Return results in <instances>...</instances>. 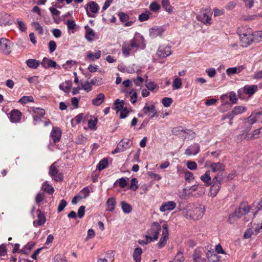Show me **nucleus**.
<instances>
[{
  "mask_svg": "<svg viewBox=\"0 0 262 262\" xmlns=\"http://www.w3.org/2000/svg\"><path fill=\"white\" fill-rule=\"evenodd\" d=\"M176 207V203L173 201H167L163 203L160 207L161 212L170 211Z\"/></svg>",
  "mask_w": 262,
  "mask_h": 262,
  "instance_id": "obj_16",
  "label": "nucleus"
},
{
  "mask_svg": "<svg viewBox=\"0 0 262 262\" xmlns=\"http://www.w3.org/2000/svg\"><path fill=\"white\" fill-rule=\"evenodd\" d=\"M200 179L205 183L206 186H209L211 185V177L210 176V171L207 170L204 174L200 177Z\"/></svg>",
  "mask_w": 262,
  "mask_h": 262,
  "instance_id": "obj_28",
  "label": "nucleus"
},
{
  "mask_svg": "<svg viewBox=\"0 0 262 262\" xmlns=\"http://www.w3.org/2000/svg\"><path fill=\"white\" fill-rule=\"evenodd\" d=\"M142 111L145 115L148 116L150 118H152L157 115V111L154 104L149 105L146 103L142 109Z\"/></svg>",
  "mask_w": 262,
  "mask_h": 262,
  "instance_id": "obj_10",
  "label": "nucleus"
},
{
  "mask_svg": "<svg viewBox=\"0 0 262 262\" xmlns=\"http://www.w3.org/2000/svg\"><path fill=\"white\" fill-rule=\"evenodd\" d=\"M200 145L197 143H194L189 146L185 150V154L189 156L196 155L200 151Z\"/></svg>",
  "mask_w": 262,
  "mask_h": 262,
  "instance_id": "obj_18",
  "label": "nucleus"
},
{
  "mask_svg": "<svg viewBox=\"0 0 262 262\" xmlns=\"http://www.w3.org/2000/svg\"><path fill=\"white\" fill-rule=\"evenodd\" d=\"M206 164L210 167L212 172L222 171L225 170V166L220 162L213 163L207 161Z\"/></svg>",
  "mask_w": 262,
  "mask_h": 262,
  "instance_id": "obj_17",
  "label": "nucleus"
},
{
  "mask_svg": "<svg viewBox=\"0 0 262 262\" xmlns=\"http://www.w3.org/2000/svg\"><path fill=\"white\" fill-rule=\"evenodd\" d=\"M41 65L45 68H48L49 67H52L58 69L60 68V66L57 65L55 61L51 59H49L46 57L43 58L41 62Z\"/></svg>",
  "mask_w": 262,
  "mask_h": 262,
  "instance_id": "obj_20",
  "label": "nucleus"
},
{
  "mask_svg": "<svg viewBox=\"0 0 262 262\" xmlns=\"http://www.w3.org/2000/svg\"><path fill=\"white\" fill-rule=\"evenodd\" d=\"M37 220L36 221H34L33 224L34 226H40L44 224L46 222V218L44 214L40 211L39 210H37Z\"/></svg>",
  "mask_w": 262,
  "mask_h": 262,
  "instance_id": "obj_27",
  "label": "nucleus"
},
{
  "mask_svg": "<svg viewBox=\"0 0 262 262\" xmlns=\"http://www.w3.org/2000/svg\"><path fill=\"white\" fill-rule=\"evenodd\" d=\"M205 212V206L198 203L189 205L183 210V215L187 219L193 220L202 219Z\"/></svg>",
  "mask_w": 262,
  "mask_h": 262,
  "instance_id": "obj_2",
  "label": "nucleus"
},
{
  "mask_svg": "<svg viewBox=\"0 0 262 262\" xmlns=\"http://www.w3.org/2000/svg\"><path fill=\"white\" fill-rule=\"evenodd\" d=\"M122 151H125L131 147L133 145L132 141L129 139H123L118 143Z\"/></svg>",
  "mask_w": 262,
  "mask_h": 262,
  "instance_id": "obj_22",
  "label": "nucleus"
},
{
  "mask_svg": "<svg viewBox=\"0 0 262 262\" xmlns=\"http://www.w3.org/2000/svg\"><path fill=\"white\" fill-rule=\"evenodd\" d=\"M121 207L123 211L125 213H129L132 210V207L131 205L125 201H122L121 202Z\"/></svg>",
  "mask_w": 262,
  "mask_h": 262,
  "instance_id": "obj_37",
  "label": "nucleus"
},
{
  "mask_svg": "<svg viewBox=\"0 0 262 262\" xmlns=\"http://www.w3.org/2000/svg\"><path fill=\"white\" fill-rule=\"evenodd\" d=\"M139 187L138 181L136 178H132L130 182V189L133 191H136Z\"/></svg>",
  "mask_w": 262,
  "mask_h": 262,
  "instance_id": "obj_50",
  "label": "nucleus"
},
{
  "mask_svg": "<svg viewBox=\"0 0 262 262\" xmlns=\"http://www.w3.org/2000/svg\"><path fill=\"white\" fill-rule=\"evenodd\" d=\"M21 113L18 110L14 109L9 114V118L12 123H17L20 121Z\"/></svg>",
  "mask_w": 262,
  "mask_h": 262,
  "instance_id": "obj_14",
  "label": "nucleus"
},
{
  "mask_svg": "<svg viewBox=\"0 0 262 262\" xmlns=\"http://www.w3.org/2000/svg\"><path fill=\"white\" fill-rule=\"evenodd\" d=\"M186 165L187 168L191 170H194L197 168V164L194 161H188L187 162Z\"/></svg>",
  "mask_w": 262,
  "mask_h": 262,
  "instance_id": "obj_59",
  "label": "nucleus"
},
{
  "mask_svg": "<svg viewBox=\"0 0 262 262\" xmlns=\"http://www.w3.org/2000/svg\"><path fill=\"white\" fill-rule=\"evenodd\" d=\"M45 199V195L42 193H38L35 197V202L37 204L40 205V203L41 202Z\"/></svg>",
  "mask_w": 262,
  "mask_h": 262,
  "instance_id": "obj_60",
  "label": "nucleus"
},
{
  "mask_svg": "<svg viewBox=\"0 0 262 262\" xmlns=\"http://www.w3.org/2000/svg\"><path fill=\"white\" fill-rule=\"evenodd\" d=\"M184 179L185 180L189 183L191 182L194 179V177L193 176V173L188 171V170H184Z\"/></svg>",
  "mask_w": 262,
  "mask_h": 262,
  "instance_id": "obj_41",
  "label": "nucleus"
},
{
  "mask_svg": "<svg viewBox=\"0 0 262 262\" xmlns=\"http://www.w3.org/2000/svg\"><path fill=\"white\" fill-rule=\"evenodd\" d=\"M49 174L52 179L56 181H61L63 180L62 174L61 173L59 172V170L55 163L53 164L50 166Z\"/></svg>",
  "mask_w": 262,
  "mask_h": 262,
  "instance_id": "obj_9",
  "label": "nucleus"
},
{
  "mask_svg": "<svg viewBox=\"0 0 262 262\" xmlns=\"http://www.w3.org/2000/svg\"><path fill=\"white\" fill-rule=\"evenodd\" d=\"M260 132H262V127L259 129L254 130L251 134H246L245 138L248 140L257 138L259 137Z\"/></svg>",
  "mask_w": 262,
  "mask_h": 262,
  "instance_id": "obj_31",
  "label": "nucleus"
},
{
  "mask_svg": "<svg viewBox=\"0 0 262 262\" xmlns=\"http://www.w3.org/2000/svg\"><path fill=\"white\" fill-rule=\"evenodd\" d=\"M124 101L119 99H117L115 103V109L118 112L122 110L124 106Z\"/></svg>",
  "mask_w": 262,
  "mask_h": 262,
  "instance_id": "obj_43",
  "label": "nucleus"
},
{
  "mask_svg": "<svg viewBox=\"0 0 262 262\" xmlns=\"http://www.w3.org/2000/svg\"><path fill=\"white\" fill-rule=\"evenodd\" d=\"M182 85V79L179 77H176L172 83V89L173 90H178L181 88Z\"/></svg>",
  "mask_w": 262,
  "mask_h": 262,
  "instance_id": "obj_39",
  "label": "nucleus"
},
{
  "mask_svg": "<svg viewBox=\"0 0 262 262\" xmlns=\"http://www.w3.org/2000/svg\"><path fill=\"white\" fill-rule=\"evenodd\" d=\"M152 241H153L152 240L150 236L145 235V239L142 240H139L138 243L141 245H145L148 244V243H150Z\"/></svg>",
  "mask_w": 262,
  "mask_h": 262,
  "instance_id": "obj_57",
  "label": "nucleus"
},
{
  "mask_svg": "<svg viewBox=\"0 0 262 262\" xmlns=\"http://www.w3.org/2000/svg\"><path fill=\"white\" fill-rule=\"evenodd\" d=\"M105 98L104 95L100 93L97 95L96 98L92 100V104L95 106H99L102 103Z\"/></svg>",
  "mask_w": 262,
  "mask_h": 262,
  "instance_id": "obj_35",
  "label": "nucleus"
},
{
  "mask_svg": "<svg viewBox=\"0 0 262 262\" xmlns=\"http://www.w3.org/2000/svg\"><path fill=\"white\" fill-rule=\"evenodd\" d=\"M222 185V179H220L218 175L215 176L212 179V185L210 189V195L215 197L220 191Z\"/></svg>",
  "mask_w": 262,
  "mask_h": 262,
  "instance_id": "obj_4",
  "label": "nucleus"
},
{
  "mask_svg": "<svg viewBox=\"0 0 262 262\" xmlns=\"http://www.w3.org/2000/svg\"><path fill=\"white\" fill-rule=\"evenodd\" d=\"M32 111L35 115L41 117H43L45 114V110L39 107H33Z\"/></svg>",
  "mask_w": 262,
  "mask_h": 262,
  "instance_id": "obj_46",
  "label": "nucleus"
},
{
  "mask_svg": "<svg viewBox=\"0 0 262 262\" xmlns=\"http://www.w3.org/2000/svg\"><path fill=\"white\" fill-rule=\"evenodd\" d=\"M161 229V226L159 223L155 222L152 224L149 232V234L151 235L150 236L152 241H156L158 239V235Z\"/></svg>",
  "mask_w": 262,
  "mask_h": 262,
  "instance_id": "obj_11",
  "label": "nucleus"
},
{
  "mask_svg": "<svg viewBox=\"0 0 262 262\" xmlns=\"http://www.w3.org/2000/svg\"><path fill=\"white\" fill-rule=\"evenodd\" d=\"M81 89L85 91L86 92H89L92 90V86L91 83H89L88 81H86L83 84H81Z\"/></svg>",
  "mask_w": 262,
  "mask_h": 262,
  "instance_id": "obj_61",
  "label": "nucleus"
},
{
  "mask_svg": "<svg viewBox=\"0 0 262 262\" xmlns=\"http://www.w3.org/2000/svg\"><path fill=\"white\" fill-rule=\"evenodd\" d=\"M11 17L9 14L6 13L0 15V25L7 26L10 24Z\"/></svg>",
  "mask_w": 262,
  "mask_h": 262,
  "instance_id": "obj_26",
  "label": "nucleus"
},
{
  "mask_svg": "<svg viewBox=\"0 0 262 262\" xmlns=\"http://www.w3.org/2000/svg\"><path fill=\"white\" fill-rule=\"evenodd\" d=\"M16 22L18 24V29L21 32H26L27 30V27L24 23L19 18L17 19Z\"/></svg>",
  "mask_w": 262,
  "mask_h": 262,
  "instance_id": "obj_55",
  "label": "nucleus"
},
{
  "mask_svg": "<svg viewBox=\"0 0 262 262\" xmlns=\"http://www.w3.org/2000/svg\"><path fill=\"white\" fill-rule=\"evenodd\" d=\"M88 6L90 11L93 13H97L99 8L98 5L94 1L90 2L88 4Z\"/></svg>",
  "mask_w": 262,
  "mask_h": 262,
  "instance_id": "obj_40",
  "label": "nucleus"
},
{
  "mask_svg": "<svg viewBox=\"0 0 262 262\" xmlns=\"http://www.w3.org/2000/svg\"><path fill=\"white\" fill-rule=\"evenodd\" d=\"M168 239V226L166 224H164L162 225V236L160 239L159 243L157 244L158 248H162L163 247H164L166 245Z\"/></svg>",
  "mask_w": 262,
  "mask_h": 262,
  "instance_id": "obj_7",
  "label": "nucleus"
},
{
  "mask_svg": "<svg viewBox=\"0 0 262 262\" xmlns=\"http://www.w3.org/2000/svg\"><path fill=\"white\" fill-rule=\"evenodd\" d=\"M142 253V250L140 247L136 248L133 253V258L136 262H140L141 260V255Z\"/></svg>",
  "mask_w": 262,
  "mask_h": 262,
  "instance_id": "obj_33",
  "label": "nucleus"
},
{
  "mask_svg": "<svg viewBox=\"0 0 262 262\" xmlns=\"http://www.w3.org/2000/svg\"><path fill=\"white\" fill-rule=\"evenodd\" d=\"M257 90V85H245L243 88L244 92L246 94L252 95Z\"/></svg>",
  "mask_w": 262,
  "mask_h": 262,
  "instance_id": "obj_30",
  "label": "nucleus"
},
{
  "mask_svg": "<svg viewBox=\"0 0 262 262\" xmlns=\"http://www.w3.org/2000/svg\"><path fill=\"white\" fill-rule=\"evenodd\" d=\"M164 32V29L161 27H156L149 29V36L152 38L161 36Z\"/></svg>",
  "mask_w": 262,
  "mask_h": 262,
  "instance_id": "obj_21",
  "label": "nucleus"
},
{
  "mask_svg": "<svg viewBox=\"0 0 262 262\" xmlns=\"http://www.w3.org/2000/svg\"><path fill=\"white\" fill-rule=\"evenodd\" d=\"M162 6L168 12H171L172 9L170 5L169 0H162Z\"/></svg>",
  "mask_w": 262,
  "mask_h": 262,
  "instance_id": "obj_49",
  "label": "nucleus"
},
{
  "mask_svg": "<svg viewBox=\"0 0 262 262\" xmlns=\"http://www.w3.org/2000/svg\"><path fill=\"white\" fill-rule=\"evenodd\" d=\"M193 262H206L204 252L202 249L198 248L194 250L192 254Z\"/></svg>",
  "mask_w": 262,
  "mask_h": 262,
  "instance_id": "obj_8",
  "label": "nucleus"
},
{
  "mask_svg": "<svg viewBox=\"0 0 262 262\" xmlns=\"http://www.w3.org/2000/svg\"><path fill=\"white\" fill-rule=\"evenodd\" d=\"M107 165H108L107 161L106 159H103V160H101L99 162V164L97 165V168L99 170H101L107 167Z\"/></svg>",
  "mask_w": 262,
  "mask_h": 262,
  "instance_id": "obj_53",
  "label": "nucleus"
},
{
  "mask_svg": "<svg viewBox=\"0 0 262 262\" xmlns=\"http://www.w3.org/2000/svg\"><path fill=\"white\" fill-rule=\"evenodd\" d=\"M239 218L237 217V216L235 215L234 213H233L229 215L228 221L230 224H232L234 223Z\"/></svg>",
  "mask_w": 262,
  "mask_h": 262,
  "instance_id": "obj_64",
  "label": "nucleus"
},
{
  "mask_svg": "<svg viewBox=\"0 0 262 262\" xmlns=\"http://www.w3.org/2000/svg\"><path fill=\"white\" fill-rule=\"evenodd\" d=\"M32 26L34 27V29L39 32L40 34H42L43 32V29L40 25L36 21H34L32 23Z\"/></svg>",
  "mask_w": 262,
  "mask_h": 262,
  "instance_id": "obj_62",
  "label": "nucleus"
},
{
  "mask_svg": "<svg viewBox=\"0 0 262 262\" xmlns=\"http://www.w3.org/2000/svg\"><path fill=\"white\" fill-rule=\"evenodd\" d=\"M42 189L49 194H52L54 192V188L47 181H46L42 184Z\"/></svg>",
  "mask_w": 262,
  "mask_h": 262,
  "instance_id": "obj_38",
  "label": "nucleus"
},
{
  "mask_svg": "<svg viewBox=\"0 0 262 262\" xmlns=\"http://www.w3.org/2000/svg\"><path fill=\"white\" fill-rule=\"evenodd\" d=\"M118 15L119 17L120 21L122 23H125L128 21L129 19L128 15L124 12H119Z\"/></svg>",
  "mask_w": 262,
  "mask_h": 262,
  "instance_id": "obj_54",
  "label": "nucleus"
},
{
  "mask_svg": "<svg viewBox=\"0 0 262 262\" xmlns=\"http://www.w3.org/2000/svg\"><path fill=\"white\" fill-rule=\"evenodd\" d=\"M95 33L94 30L91 28H90L88 26L85 27V36L86 39L88 41H92L95 37Z\"/></svg>",
  "mask_w": 262,
  "mask_h": 262,
  "instance_id": "obj_29",
  "label": "nucleus"
},
{
  "mask_svg": "<svg viewBox=\"0 0 262 262\" xmlns=\"http://www.w3.org/2000/svg\"><path fill=\"white\" fill-rule=\"evenodd\" d=\"M240 44L243 47H247L253 41L254 36L250 31L239 34Z\"/></svg>",
  "mask_w": 262,
  "mask_h": 262,
  "instance_id": "obj_5",
  "label": "nucleus"
},
{
  "mask_svg": "<svg viewBox=\"0 0 262 262\" xmlns=\"http://www.w3.org/2000/svg\"><path fill=\"white\" fill-rule=\"evenodd\" d=\"M259 122H262V111H254L245 119L244 123L246 127L250 129L253 124Z\"/></svg>",
  "mask_w": 262,
  "mask_h": 262,
  "instance_id": "obj_3",
  "label": "nucleus"
},
{
  "mask_svg": "<svg viewBox=\"0 0 262 262\" xmlns=\"http://www.w3.org/2000/svg\"><path fill=\"white\" fill-rule=\"evenodd\" d=\"M145 39L144 37L139 33L136 32L133 38L129 42H124L122 47L123 54L125 56H128L130 54V51L136 48L144 49L145 48Z\"/></svg>",
  "mask_w": 262,
  "mask_h": 262,
  "instance_id": "obj_1",
  "label": "nucleus"
},
{
  "mask_svg": "<svg viewBox=\"0 0 262 262\" xmlns=\"http://www.w3.org/2000/svg\"><path fill=\"white\" fill-rule=\"evenodd\" d=\"M238 208L239 210H241L244 214L248 213L250 211V207L246 203H242Z\"/></svg>",
  "mask_w": 262,
  "mask_h": 262,
  "instance_id": "obj_42",
  "label": "nucleus"
},
{
  "mask_svg": "<svg viewBox=\"0 0 262 262\" xmlns=\"http://www.w3.org/2000/svg\"><path fill=\"white\" fill-rule=\"evenodd\" d=\"M198 20L202 22L204 24H210L211 17V14L206 12H201V14L196 17Z\"/></svg>",
  "mask_w": 262,
  "mask_h": 262,
  "instance_id": "obj_19",
  "label": "nucleus"
},
{
  "mask_svg": "<svg viewBox=\"0 0 262 262\" xmlns=\"http://www.w3.org/2000/svg\"><path fill=\"white\" fill-rule=\"evenodd\" d=\"M245 68V67L243 65L229 68L226 70V73L228 76H231L235 74H238L241 73Z\"/></svg>",
  "mask_w": 262,
  "mask_h": 262,
  "instance_id": "obj_23",
  "label": "nucleus"
},
{
  "mask_svg": "<svg viewBox=\"0 0 262 262\" xmlns=\"http://www.w3.org/2000/svg\"><path fill=\"white\" fill-rule=\"evenodd\" d=\"M34 245L35 243L33 242H29L20 251V252L27 254L34 247Z\"/></svg>",
  "mask_w": 262,
  "mask_h": 262,
  "instance_id": "obj_36",
  "label": "nucleus"
},
{
  "mask_svg": "<svg viewBox=\"0 0 262 262\" xmlns=\"http://www.w3.org/2000/svg\"><path fill=\"white\" fill-rule=\"evenodd\" d=\"M206 256L208 260L211 262H217L220 259V256H218L214 251H208L206 253Z\"/></svg>",
  "mask_w": 262,
  "mask_h": 262,
  "instance_id": "obj_25",
  "label": "nucleus"
},
{
  "mask_svg": "<svg viewBox=\"0 0 262 262\" xmlns=\"http://www.w3.org/2000/svg\"><path fill=\"white\" fill-rule=\"evenodd\" d=\"M173 102L172 98L169 97H164L162 100V103L164 106L168 107L171 105Z\"/></svg>",
  "mask_w": 262,
  "mask_h": 262,
  "instance_id": "obj_51",
  "label": "nucleus"
},
{
  "mask_svg": "<svg viewBox=\"0 0 262 262\" xmlns=\"http://www.w3.org/2000/svg\"><path fill=\"white\" fill-rule=\"evenodd\" d=\"M185 260V258L184 257L183 253L179 251L177 253L176 256L172 262H183Z\"/></svg>",
  "mask_w": 262,
  "mask_h": 262,
  "instance_id": "obj_48",
  "label": "nucleus"
},
{
  "mask_svg": "<svg viewBox=\"0 0 262 262\" xmlns=\"http://www.w3.org/2000/svg\"><path fill=\"white\" fill-rule=\"evenodd\" d=\"M247 111V107L243 106H235L232 111L228 114V117L230 118V120H232L235 116L242 114Z\"/></svg>",
  "mask_w": 262,
  "mask_h": 262,
  "instance_id": "obj_13",
  "label": "nucleus"
},
{
  "mask_svg": "<svg viewBox=\"0 0 262 262\" xmlns=\"http://www.w3.org/2000/svg\"><path fill=\"white\" fill-rule=\"evenodd\" d=\"M86 60H90L91 61H94L101 57V52L99 50H95V52H93L91 51H89L86 53Z\"/></svg>",
  "mask_w": 262,
  "mask_h": 262,
  "instance_id": "obj_15",
  "label": "nucleus"
},
{
  "mask_svg": "<svg viewBox=\"0 0 262 262\" xmlns=\"http://www.w3.org/2000/svg\"><path fill=\"white\" fill-rule=\"evenodd\" d=\"M13 45V43L6 38L0 39V48L5 55H9L11 52Z\"/></svg>",
  "mask_w": 262,
  "mask_h": 262,
  "instance_id": "obj_6",
  "label": "nucleus"
},
{
  "mask_svg": "<svg viewBox=\"0 0 262 262\" xmlns=\"http://www.w3.org/2000/svg\"><path fill=\"white\" fill-rule=\"evenodd\" d=\"M26 62L28 67L34 69L37 68L40 63L39 60L35 59H29Z\"/></svg>",
  "mask_w": 262,
  "mask_h": 262,
  "instance_id": "obj_34",
  "label": "nucleus"
},
{
  "mask_svg": "<svg viewBox=\"0 0 262 262\" xmlns=\"http://www.w3.org/2000/svg\"><path fill=\"white\" fill-rule=\"evenodd\" d=\"M51 137H52L54 142L56 143L58 142L61 137L60 129L57 127H53L51 133Z\"/></svg>",
  "mask_w": 262,
  "mask_h": 262,
  "instance_id": "obj_24",
  "label": "nucleus"
},
{
  "mask_svg": "<svg viewBox=\"0 0 262 262\" xmlns=\"http://www.w3.org/2000/svg\"><path fill=\"white\" fill-rule=\"evenodd\" d=\"M89 193H90V191H89V189H88V188L84 187L80 191V192L79 193V194L78 195L79 196L80 199H82L86 198L87 196H88L89 195Z\"/></svg>",
  "mask_w": 262,
  "mask_h": 262,
  "instance_id": "obj_45",
  "label": "nucleus"
},
{
  "mask_svg": "<svg viewBox=\"0 0 262 262\" xmlns=\"http://www.w3.org/2000/svg\"><path fill=\"white\" fill-rule=\"evenodd\" d=\"M115 183H118L121 188H124L127 185V182L126 179L124 178H121L118 179Z\"/></svg>",
  "mask_w": 262,
  "mask_h": 262,
  "instance_id": "obj_58",
  "label": "nucleus"
},
{
  "mask_svg": "<svg viewBox=\"0 0 262 262\" xmlns=\"http://www.w3.org/2000/svg\"><path fill=\"white\" fill-rule=\"evenodd\" d=\"M171 54L170 47L169 46H161L159 47L157 55L161 58H165Z\"/></svg>",
  "mask_w": 262,
  "mask_h": 262,
  "instance_id": "obj_12",
  "label": "nucleus"
},
{
  "mask_svg": "<svg viewBox=\"0 0 262 262\" xmlns=\"http://www.w3.org/2000/svg\"><path fill=\"white\" fill-rule=\"evenodd\" d=\"M33 101L34 99L32 96H26L22 97L18 101V102L22 104H26L28 102H32Z\"/></svg>",
  "mask_w": 262,
  "mask_h": 262,
  "instance_id": "obj_44",
  "label": "nucleus"
},
{
  "mask_svg": "<svg viewBox=\"0 0 262 262\" xmlns=\"http://www.w3.org/2000/svg\"><path fill=\"white\" fill-rule=\"evenodd\" d=\"M98 119L97 118H91L88 122V126L91 129H95L96 125L97 123Z\"/></svg>",
  "mask_w": 262,
  "mask_h": 262,
  "instance_id": "obj_47",
  "label": "nucleus"
},
{
  "mask_svg": "<svg viewBox=\"0 0 262 262\" xmlns=\"http://www.w3.org/2000/svg\"><path fill=\"white\" fill-rule=\"evenodd\" d=\"M116 206V200L114 198L112 197L108 199L106 202V210L108 211H113Z\"/></svg>",
  "mask_w": 262,
  "mask_h": 262,
  "instance_id": "obj_32",
  "label": "nucleus"
},
{
  "mask_svg": "<svg viewBox=\"0 0 262 262\" xmlns=\"http://www.w3.org/2000/svg\"><path fill=\"white\" fill-rule=\"evenodd\" d=\"M66 85L64 86L61 84L59 85V89L65 92H68L72 87V83L71 81H66Z\"/></svg>",
  "mask_w": 262,
  "mask_h": 262,
  "instance_id": "obj_56",
  "label": "nucleus"
},
{
  "mask_svg": "<svg viewBox=\"0 0 262 262\" xmlns=\"http://www.w3.org/2000/svg\"><path fill=\"white\" fill-rule=\"evenodd\" d=\"M151 13L149 11L141 13L139 16V19L140 21L143 22L148 20Z\"/></svg>",
  "mask_w": 262,
  "mask_h": 262,
  "instance_id": "obj_52",
  "label": "nucleus"
},
{
  "mask_svg": "<svg viewBox=\"0 0 262 262\" xmlns=\"http://www.w3.org/2000/svg\"><path fill=\"white\" fill-rule=\"evenodd\" d=\"M83 119V114H80L77 115L74 119L72 120V123H73L75 122L76 124H79L81 122Z\"/></svg>",
  "mask_w": 262,
  "mask_h": 262,
  "instance_id": "obj_63",
  "label": "nucleus"
}]
</instances>
